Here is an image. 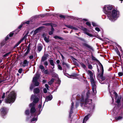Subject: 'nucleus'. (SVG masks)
Masks as SVG:
<instances>
[{
    "label": "nucleus",
    "instance_id": "nucleus-27",
    "mask_svg": "<svg viewBox=\"0 0 123 123\" xmlns=\"http://www.w3.org/2000/svg\"><path fill=\"white\" fill-rule=\"evenodd\" d=\"M11 53V52H10L7 53H6L3 56L4 57H5L8 56Z\"/></svg>",
    "mask_w": 123,
    "mask_h": 123
},
{
    "label": "nucleus",
    "instance_id": "nucleus-11",
    "mask_svg": "<svg viewBox=\"0 0 123 123\" xmlns=\"http://www.w3.org/2000/svg\"><path fill=\"white\" fill-rule=\"evenodd\" d=\"M52 98V95H50L46 97L45 99V101L47 102L48 101L51 100Z\"/></svg>",
    "mask_w": 123,
    "mask_h": 123
},
{
    "label": "nucleus",
    "instance_id": "nucleus-29",
    "mask_svg": "<svg viewBox=\"0 0 123 123\" xmlns=\"http://www.w3.org/2000/svg\"><path fill=\"white\" fill-rule=\"evenodd\" d=\"M100 66H101V68L102 69V74H103V73L104 72V69H103V65H102V64H100Z\"/></svg>",
    "mask_w": 123,
    "mask_h": 123
},
{
    "label": "nucleus",
    "instance_id": "nucleus-5",
    "mask_svg": "<svg viewBox=\"0 0 123 123\" xmlns=\"http://www.w3.org/2000/svg\"><path fill=\"white\" fill-rule=\"evenodd\" d=\"M39 75L38 74H36L35 77H34L33 79L32 82H34V85L35 86H37L39 85V83L37 81V80L39 78Z\"/></svg>",
    "mask_w": 123,
    "mask_h": 123
},
{
    "label": "nucleus",
    "instance_id": "nucleus-36",
    "mask_svg": "<svg viewBox=\"0 0 123 123\" xmlns=\"http://www.w3.org/2000/svg\"><path fill=\"white\" fill-rule=\"evenodd\" d=\"M22 68H20L18 70V72L19 73H21L22 71Z\"/></svg>",
    "mask_w": 123,
    "mask_h": 123
},
{
    "label": "nucleus",
    "instance_id": "nucleus-17",
    "mask_svg": "<svg viewBox=\"0 0 123 123\" xmlns=\"http://www.w3.org/2000/svg\"><path fill=\"white\" fill-rule=\"evenodd\" d=\"M47 59V57L46 55H44L42 57L41 62L44 61Z\"/></svg>",
    "mask_w": 123,
    "mask_h": 123
},
{
    "label": "nucleus",
    "instance_id": "nucleus-33",
    "mask_svg": "<svg viewBox=\"0 0 123 123\" xmlns=\"http://www.w3.org/2000/svg\"><path fill=\"white\" fill-rule=\"evenodd\" d=\"M62 65H65L67 68L69 67V66L68 65L66 64L65 63L63 62L62 63Z\"/></svg>",
    "mask_w": 123,
    "mask_h": 123
},
{
    "label": "nucleus",
    "instance_id": "nucleus-14",
    "mask_svg": "<svg viewBox=\"0 0 123 123\" xmlns=\"http://www.w3.org/2000/svg\"><path fill=\"white\" fill-rule=\"evenodd\" d=\"M71 105H71V110H70V114H71L72 113L73 111V108L74 107V105H73L74 103L73 102L72 103H71Z\"/></svg>",
    "mask_w": 123,
    "mask_h": 123
},
{
    "label": "nucleus",
    "instance_id": "nucleus-24",
    "mask_svg": "<svg viewBox=\"0 0 123 123\" xmlns=\"http://www.w3.org/2000/svg\"><path fill=\"white\" fill-rule=\"evenodd\" d=\"M122 118V117L121 116H119L118 117H116L115 119L116 120H119Z\"/></svg>",
    "mask_w": 123,
    "mask_h": 123
},
{
    "label": "nucleus",
    "instance_id": "nucleus-37",
    "mask_svg": "<svg viewBox=\"0 0 123 123\" xmlns=\"http://www.w3.org/2000/svg\"><path fill=\"white\" fill-rule=\"evenodd\" d=\"M58 69H59L60 70H62V67L59 65H58Z\"/></svg>",
    "mask_w": 123,
    "mask_h": 123
},
{
    "label": "nucleus",
    "instance_id": "nucleus-49",
    "mask_svg": "<svg viewBox=\"0 0 123 123\" xmlns=\"http://www.w3.org/2000/svg\"><path fill=\"white\" fill-rule=\"evenodd\" d=\"M60 17L61 18H65V16H64L63 15H60Z\"/></svg>",
    "mask_w": 123,
    "mask_h": 123
},
{
    "label": "nucleus",
    "instance_id": "nucleus-39",
    "mask_svg": "<svg viewBox=\"0 0 123 123\" xmlns=\"http://www.w3.org/2000/svg\"><path fill=\"white\" fill-rule=\"evenodd\" d=\"M123 73L122 72H119L118 73V75L119 76H121L123 75Z\"/></svg>",
    "mask_w": 123,
    "mask_h": 123
},
{
    "label": "nucleus",
    "instance_id": "nucleus-18",
    "mask_svg": "<svg viewBox=\"0 0 123 123\" xmlns=\"http://www.w3.org/2000/svg\"><path fill=\"white\" fill-rule=\"evenodd\" d=\"M54 80V79H52L48 82L49 85H51L53 82Z\"/></svg>",
    "mask_w": 123,
    "mask_h": 123
},
{
    "label": "nucleus",
    "instance_id": "nucleus-52",
    "mask_svg": "<svg viewBox=\"0 0 123 123\" xmlns=\"http://www.w3.org/2000/svg\"><path fill=\"white\" fill-rule=\"evenodd\" d=\"M13 33H11L9 35L10 37H11L13 35Z\"/></svg>",
    "mask_w": 123,
    "mask_h": 123
},
{
    "label": "nucleus",
    "instance_id": "nucleus-1",
    "mask_svg": "<svg viewBox=\"0 0 123 123\" xmlns=\"http://www.w3.org/2000/svg\"><path fill=\"white\" fill-rule=\"evenodd\" d=\"M111 6L108 5L105 6L103 8L104 12L107 15L108 18L111 21H114L117 18L119 12L114 10H112Z\"/></svg>",
    "mask_w": 123,
    "mask_h": 123
},
{
    "label": "nucleus",
    "instance_id": "nucleus-3",
    "mask_svg": "<svg viewBox=\"0 0 123 123\" xmlns=\"http://www.w3.org/2000/svg\"><path fill=\"white\" fill-rule=\"evenodd\" d=\"M16 96V93L15 91L11 92L8 95L7 98L5 99V102L9 103H13L15 100Z\"/></svg>",
    "mask_w": 123,
    "mask_h": 123
},
{
    "label": "nucleus",
    "instance_id": "nucleus-55",
    "mask_svg": "<svg viewBox=\"0 0 123 123\" xmlns=\"http://www.w3.org/2000/svg\"><path fill=\"white\" fill-rule=\"evenodd\" d=\"M42 106L41 105H38V108L39 109H40L41 108Z\"/></svg>",
    "mask_w": 123,
    "mask_h": 123
},
{
    "label": "nucleus",
    "instance_id": "nucleus-2",
    "mask_svg": "<svg viewBox=\"0 0 123 123\" xmlns=\"http://www.w3.org/2000/svg\"><path fill=\"white\" fill-rule=\"evenodd\" d=\"M87 74L90 77V81L91 83L92 89L93 94H95L97 93L96 90V82L93 78V74L91 71L88 70L87 71Z\"/></svg>",
    "mask_w": 123,
    "mask_h": 123
},
{
    "label": "nucleus",
    "instance_id": "nucleus-40",
    "mask_svg": "<svg viewBox=\"0 0 123 123\" xmlns=\"http://www.w3.org/2000/svg\"><path fill=\"white\" fill-rule=\"evenodd\" d=\"M37 118H35L34 117L31 120V122H32L33 121H35L37 120Z\"/></svg>",
    "mask_w": 123,
    "mask_h": 123
},
{
    "label": "nucleus",
    "instance_id": "nucleus-12",
    "mask_svg": "<svg viewBox=\"0 0 123 123\" xmlns=\"http://www.w3.org/2000/svg\"><path fill=\"white\" fill-rule=\"evenodd\" d=\"M90 115H87L84 118L83 120V123H84L85 122H86L87 120L89 118V116L90 117Z\"/></svg>",
    "mask_w": 123,
    "mask_h": 123
},
{
    "label": "nucleus",
    "instance_id": "nucleus-45",
    "mask_svg": "<svg viewBox=\"0 0 123 123\" xmlns=\"http://www.w3.org/2000/svg\"><path fill=\"white\" fill-rule=\"evenodd\" d=\"M86 24L87 25H88V26H90V25H91V24H90V23L89 22H86Z\"/></svg>",
    "mask_w": 123,
    "mask_h": 123
},
{
    "label": "nucleus",
    "instance_id": "nucleus-62",
    "mask_svg": "<svg viewBox=\"0 0 123 123\" xmlns=\"http://www.w3.org/2000/svg\"><path fill=\"white\" fill-rule=\"evenodd\" d=\"M52 66H53V67L52 68H54V65Z\"/></svg>",
    "mask_w": 123,
    "mask_h": 123
},
{
    "label": "nucleus",
    "instance_id": "nucleus-22",
    "mask_svg": "<svg viewBox=\"0 0 123 123\" xmlns=\"http://www.w3.org/2000/svg\"><path fill=\"white\" fill-rule=\"evenodd\" d=\"M81 101L82 102H84V99L85 98V97L83 94L81 95Z\"/></svg>",
    "mask_w": 123,
    "mask_h": 123
},
{
    "label": "nucleus",
    "instance_id": "nucleus-38",
    "mask_svg": "<svg viewBox=\"0 0 123 123\" xmlns=\"http://www.w3.org/2000/svg\"><path fill=\"white\" fill-rule=\"evenodd\" d=\"M92 24L93 26H98L97 24L94 22H92Z\"/></svg>",
    "mask_w": 123,
    "mask_h": 123
},
{
    "label": "nucleus",
    "instance_id": "nucleus-50",
    "mask_svg": "<svg viewBox=\"0 0 123 123\" xmlns=\"http://www.w3.org/2000/svg\"><path fill=\"white\" fill-rule=\"evenodd\" d=\"M5 93H3V94L2 96V98L3 99L5 97Z\"/></svg>",
    "mask_w": 123,
    "mask_h": 123
},
{
    "label": "nucleus",
    "instance_id": "nucleus-57",
    "mask_svg": "<svg viewBox=\"0 0 123 123\" xmlns=\"http://www.w3.org/2000/svg\"><path fill=\"white\" fill-rule=\"evenodd\" d=\"M56 62L57 63V64L59 63H60V60H57L56 61Z\"/></svg>",
    "mask_w": 123,
    "mask_h": 123
},
{
    "label": "nucleus",
    "instance_id": "nucleus-10",
    "mask_svg": "<svg viewBox=\"0 0 123 123\" xmlns=\"http://www.w3.org/2000/svg\"><path fill=\"white\" fill-rule=\"evenodd\" d=\"M25 38V37H23L21 39L19 42L15 45L14 48H15Z\"/></svg>",
    "mask_w": 123,
    "mask_h": 123
},
{
    "label": "nucleus",
    "instance_id": "nucleus-44",
    "mask_svg": "<svg viewBox=\"0 0 123 123\" xmlns=\"http://www.w3.org/2000/svg\"><path fill=\"white\" fill-rule=\"evenodd\" d=\"M33 85H31V86L30 87V89L31 90H32L33 89Z\"/></svg>",
    "mask_w": 123,
    "mask_h": 123
},
{
    "label": "nucleus",
    "instance_id": "nucleus-51",
    "mask_svg": "<svg viewBox=\"0 0 123 123\" xmlns=\"http://www.w3.org/2000/svg\"><path fill=\"white\" fill-rule=\"evenodd\" d=\"M44 72L45 74H48V72L47 70H46Z\"/></svg>",
    "mask_w": 123,
    "mask_h": 123
},
{
    "label": "nucleus",
    "instance_id": "nucleus-41",
    "mask_svg": "<svg viewBox=\"0 0 123 123\" xmlns=\"http://www.w3.org/2000/svg\"><path fill=\"white\" fill-rule=\"evenodd\" d=\"M39 68L40 69H44V67L42 65H41L40 66Z\"/></svg>",
    "mask_w": 123,
    "mask_h": 123
},
{
    "label": "nucleus",
    "instance_id": "nucleus-20",
    "mask_svg": "<svg viewBox=\"0 0 123 123\" xmlns=\"http://www.w3.org/2000/svg\"><path fill=\"white\" fill-rule=\"evenodd\" d=\"M54 31V29L52 27L51 28V31L49 32V35L52 34Z\"/></svg>",
    "mask_w": 123,
    "mask_h": 123
},
{
    "label": "nucleus",
    "instance_id": "nucleus-16",
    "mask_svg": "<svg viewBox=\"0 0 123 123\" xmlns=\"http://www.w3.org/2000/svg\"><path fill=\"white\" fill-rule=\"evenodd\" d=\"M39 90L38 88H36L34 90V92L36 93H38L39 92Z\"/></svg>",
    "mask_w": 123,
    "mask_h": 123
},
{
    "label": "nucleus",
    "instance_id": "nucleus-61",
    "mask_svg": "<svg viewBox=\"0 0 123 123\" xmlns=\"http://www.w3.org/2000/svg\"><path fill=\"white\" fill-rule=\"evenodd\" d=\"M29 21H27L25 23L27 24H29Z\"/></svg>",
    "mask_w": 123,
    "mask_h": 123
},
{
    "label": "nucleus",
    "instance_id": "nucleus-23",
    "mask_svg": "<svg viewBox=\"0 0 123 123\" xmlns=\"http://www.w3.org/2000/svg\"><path fill=\"white\" fill-rule=\"evenodd\" d=\"M38 50L40 52V51L42 49V47L41 45H39L38 46Z\"/></svg>",
    "mask_w": 123,
    "mask_h": 123
},
{
    "label": "nucleus",
    "instance_id": "nucleus-30",
    "mask_svg": "<svg viewBox=\"0 0 123 123\" xmlns=\"http://www.w3.org/2000/svg\"><path fill=\"white\" fill-rule=\"evenodd\" d=\"M30 49L29 48H28L27 50V51L25 53V55H27L29 52L30 51Z\"/></svg>",
    "mask_w": 123,
    "mask_h": 123
},
{
    "label": "nucleus",
    "instance_id": "nucleus-63",
    "mask_svg": "<svg viewBox=\"0 0 123 123\" xmlns=\"http://www.w3.org/2000/svg\"><path fill=\"white\" fill-rule=\"evenodd\" d=\"M2 102V101L1 100H0V104Z\"/></svg>",
    "mask_w": 123,
    "mask_h": 123
},
{
    "label": "nucleus",
    "instance_id": "nucleus-28",
    "mask_svg": "<svg viewBox=\"0 0 123 123\" xmlns=\"http://www.w3.org/2000/svg\"><path fill=\"white\" fill-rule=\"evenodd\" d=\"M89 106L90 107H88V108H89L91 109H92V110L94 108V106L93 105H90Z\"/></svg>",
    "mask_w": 123,
    "mask_h": 123
},
{
    "label": "nucleus",
    "instance_id": "nucleus-59",
    "mask_svg": "<svg viewBox=\"0 0 123 123\" xmlns=\"http://www.w3.org/2000/svg\"><path fill=\"white\" fill-rule=\"evenodd\" d=\"M22 26H23L22 24L20 26H19L18 27V28L19 29L20 28H21L22 27Z\"/></svg>",
    "mask_w": 123,
    "mask_h": 123
},
{
    "label": "nucleus",
    "instance_id": "nucleus-53",
    "mask_svg": "<svg viewBox=\"0 0 123 123\" xmlns=\"http://www.w3.org/2000/svg\"><path fill=\"white\" fill-rule=\"evenodd\" d=\"M33 57V56L32 55H31L30 56L29 58L30 59H32Z\"/></svg>",
    "mask_w": 123,
    "mask_h": 123
},
{
    "label": "nucleus",
    "instance_id": "nucleus-56",
    "mask_svg": "<svg viewBox=\"0 0 123 123\" xmlns=\"http://www.w3.org/2000/svg\"><path fill=\"white\" fill-rule=\"evenodd\" d=\"M60 55L62 58V59L63 60L64 59V57L63 55L61 54H60Z\"/></svg>",
    "mask_w": 123,
    "mask_h": 123
},
{
    "label": "nucleus",
    "instance_id": "nucleus-34",
    "mask_svg": "<svg viewBox=\"0 0 123 123\" xmlns=\"http://www.w3.org/2000/svg\"><path fill=\"white\" fill-rule=\"evenodd\" d=\"M44 65L46 67L48 65V62L47 61L45 62L44 63Z\"/></svg>",
    "mask_w": 123,
    "mask_h": 123
},
{
    "label": "nucleus",
    "instance_id": "nucleus-15",
    "mask_svg": "<svg viewBox=\"0 0 123 123\" xmlns=\"http://www.w3.org/2000/svg\"><path fill=\"white\" fill-rule=\"evenodd\" d=\"M44 34H43V36L44 37V39L45 41L47 43H48L49 42V38L47 37H44Z\"/></svg>",
    "mask_w": 123,
    "mask_h": 123
},
{
    "label": "nucleus",
    "instance_id": "nucleus-48",
    "mask_svg": "<svg viewBox=\"0 0 123 123\" xmlns=\"http://www.w3.org/2000/svg\"><path fill=\"white\" fill-rule=\"evenodd\" d=\"M44 25H51V26H52V25L50 24L49 23H45Z\"/></svg>",
    "mask_w": 123,
    "mask_h": 123
},
{
    "label": "nucleus",
    "instance_id": "nucleus-19",
    "mask_svg": "<svg viewBox=\"0 0 123 123\" xmlns=\"http://www.w3.org/2000/svg\"><path fill=\"white\" fill-rule=\"evenodd\" d=\"M50 63L52 66L54 65V63L53 61V60H49Z\"/></svg>",
    "mask_w": 123,
    "mask_h": 123
},
{
    "label": "nucleus",
    "instance_id": "nucleus-9",
    "mask_svg": "<svg viewBox=\"0 0 123 123\" xmlns=\"http://www.w3.org/2000/svg\"><path fill=\"white\" fill-rule=\"evenodd\" d=\"M29 62H28L26 60H25L23 62H21V64H22L23 67H25L28 64Z\"/></svg>",
    "mask_w": 123,
    "mask_h": 123
},
{
    "label": "nucleus",
    "instance_id": "nucleus-6",
    "mask_svg": "<svg viewBox=\"0 0 123 123\" xmlns=\"http://www.w3.org/2000/svg\"><path fill=\"white\" fill-rule=\"evenodd\" d=\"M92 100L91 99H85V104L81 103V106H83V105H84L85 107H86L87 106H88L89 105H90V103H91Z\"/></svg>",
    "mask_w": 123,
    "mask_h": 123
},
{
    "label": "nucleus",
    "instance_id": "nucleus-4",
    "mask_svg": "<svg viewBox=\"0 0 123 123\" xmlns=\"http://www.w3.org/2000/svg\"><path fill=\"white\" fill-rule=\"evenodd\" d=\"M35 96L34 95H32L31 98V99H34L32 103H31L30 105V106L31 108L30 110L31 113V114L35 112L36 111V109L34 107L35 104L37 103L39 99L38 98H35Z\"/></svg>",
    "mask_w": 123,
    "mask_h": 123
},
{
    "label": "nucleus",
    "instance_id": "nucleus-47",
    "mask_svg": "<svg viewBox=\"0 0 123 123\" xmlns=\"http://www.w3.org/2000/svg\"><path fill=\"white\" fill-rule=\"evenodd\" d=\"M45 86L47 88L48 90L49 89V86L48 84H45Z\"/></svg>",
    "mask_w": 123,
    "mask_h": 123
},
{
    "label": "nucleus",
    "instance_id": "nucleus-25",
    "mask_svg": "<svg viewBox=\"0 0 123 123\" xmlns=\"http://www.w3.org/2000/svg\"><path fill=\"white\" fill-rule=\"evenodd\" d=\"M81 67L84 68L85 69L86 68V66L83 63H81Z\"/></svg>",
    "mask_w": 123,
    "mask_h": 123
},
{
    "label": "nucleus",
    "instance_id": "nucleus-13",
    "mask_svg": "<svg viewBox=\"0 0 123 123\" xmlns=\"http://www.w3.org/2000/svg\"><path fill=\"white\" fill-rule=\"evenodd\" d=\"M66 26L68 28L70 29H72L76 30H78V29L77 28L71 25H67Z\"/></svg>",
    "mask_w": 123,
    "mask_h": 123
},
{
    "label": "nucleus",
    "instance_id": "nucleus-31",
    "mask_svg": "<svg viewBox=\"0 0 123 123\" xmlns=\"http://www.w3.org/2000/svg\"><path fill=\"white\" fill-rule=\"evenodd\" d=\"M92 60H95L96 61H97V60L96 59V58L93 56H92Z\"/></svg>",
    "mask_w": 123,
    "mask_h": 123
},
{
    "label": "nucleus",
    "instance_id": "nucleus-54",
    "mask_svg": "<svg viewBox=\"0 0 123 123\" xmlns=\"http://www.w3.org/2000/svg\"><path fill=\"white\" fill-rule=\"evenodd\" d=\"M101 78L102 80H103L105 79V78L104 77H101Z\"/></svg>",
    "mask_w": 123,
    "mask_h": 123
},
{
    "label": "nucleus",
    "instance_id": "nucleus-46",
    "mask_svg": "<svg viewBox=\"0 0 123 123\" xmlns=\"http://www.w3.org/2000/svg\"><path fill=\"white\" fill-rule=\"evenodd\" d=\"M47 90L46 88H44L43 89V92L45 93H46L47 92Z\"/></svg>",
    "mask_w": 123,
    "mask_h": 123
},
{
    "label": "nucleus",
    "instance_id": "nucleus-42",
    "mask_svg": "<svg viewBox=\"0 0 123 123\" xmlns=\"http://www.w3.org/2000/svg\"><path fill=\"white\" fill-rule=\"evenodd\" d=\"M95 30L98 32L99 31H100L99 29L97 27L95 28Z\"/></svg>",
    "mask_w": 123,
    "mask_h": 123
},
{
    "label": "nucleus",
    "instance_id": "nucleus-43",
    "mask_svg": "<svg viewBox=\"0 0 123 123\" xmlns=\"http://www.w3.org/2000/svg\"><path fill=\"white\" fill-rule=\"evenodd\" d=\"M89 94V92L88 91L86 93L87 97H88Z\"/></svg>",
    "mask_w": 123,
    "mask_h": 123
},
{
    "label": "nucleus",
    "instance_id": "nucleus-35",
    "mask_svg": "<svg viewBox=\"0 0 123 123\" xmlns=\"http://www.w3.org/2000/svg\"><path fill=\"white\" fill-rule=\"evenodd\" d=\"M29 110H27L25 111V114L26 115H28L29 114Z\"/></svg>",
    "mask_w": 123,
    "mask_h": 123
},
{
    "label": "nucleus",
    "instance_id": "nucleus-58",
    "mask_svg": "<svg viewBox=\"0 0 123 123\" xmlns=\"http://www.w3.org/2000/svg\"><path fill=\"white\" fill-rule=\"evenodd\" d=\"M46 82V80H43V83H45Z\"/></svg>",
    "mask_w": 123,
    "mask_h": 123
},
{
    "label": "nucleus",
    "instance_id": "nucleus-64",
    "mask_svg": "<svg viewBox=\"0 0 123 123\" xmlns=\"http://www.w3.org/2000/svg\"><path fill=\"white\" fill-rule=\"evenodd\" d=\"M111 98H112V100L113 101V100H114L113 98H112V97H111Z\"/></svg>",
    "mask_w": 123,
    "mask_h": 123
},
{
    "label": "nucleus",
    "instance_id": "nucleus-26",
    "mask_svg": "<svg viewBox=\"0 0 123 123\" xmlns=\"http://www.w3.org/2000/svg\"><path fill=\"white\" fill-rule=\"evenodd\" d=\"M88 68L89 69H91L93 68L92 66L90 64H88Z\"/></svg>",
    "mask_w": 123,
    "mask_h": 123
},
{
    "label": "nucleus",
    "instance_id": "nucleus-60",
    "mask_svg": "<svg viewBox=\"0 0 123 123\" xmlns=\"http://www.w3.org/2000/svg\"><path fill=\"white\" fill-rule=\"evenodd\" d=\"M9 37L8 36H7L6 37L5 39H6V40H8V39H9Z\"/></svg>",
    "mask_w": 123,
    "mask_h": 123
},
{
    "label": "nucleus",
    "instance_id": "nucleus-32",
    "mask_svg": "<svg viewBox=\"0 0 123 123\" xmlns=\"http://www.w3.org/2000/svg\"><path fill=\"white\" fill-rule=\"evenodd\" d=\"M86 34L88 35V36H90V37H92V35L90 33H89L88 32H86Z\"/></svg>",
    "mask_w": 123,
    "mask_h": 123
},
{
    "label": "nucleus",
    "instance_id": "nucleus-8",
    "mask_svg": "<svg viewBox=\"0 0 123 123\" xmlns=\"http://www.w3.org/2000/svg\"><path fill=\"white\" fill-rule=\"evenodd\" d=\"M114 97H115V98L117 100V103H119L120 102L121 98H118L117 94V93L115 92H114Z\"/></svg>",
    "mask_w": 123,
    "mask_h": 123
},
{
    "label": "nucleus",
    "instance_id": "nucleus-21",
    "mask_svg": "<svg viewBox=\"0 0 123 123\" xmlns=\"http://www.w3.org/2000/svg\"><path fill=\"white\" fill-rule=\"evenodd\" d=\"M54 37L55 39H59L61 40H62L63 39V38L62 37L57 36H55Z\"/></svg>",
    "mask_w": 123,
    "mask_h": 123
},
{
    "label": "nucleus",
    "instance_id": "nucleus-7",
    "mask_svg": "<svg viewBox=\"0 0 123 123\" xmlns=\"http://www.w3.org/2000/svg\"><path fill=\"white\" fill-rule=\"evenodd\" d=\"M0 111L1 115L4 117L6 114L7 112V109L5 108H3L1 109Z\"/></svg>",
    "mask_w": 123,
    "mask_h": 123
}]
</instances>
